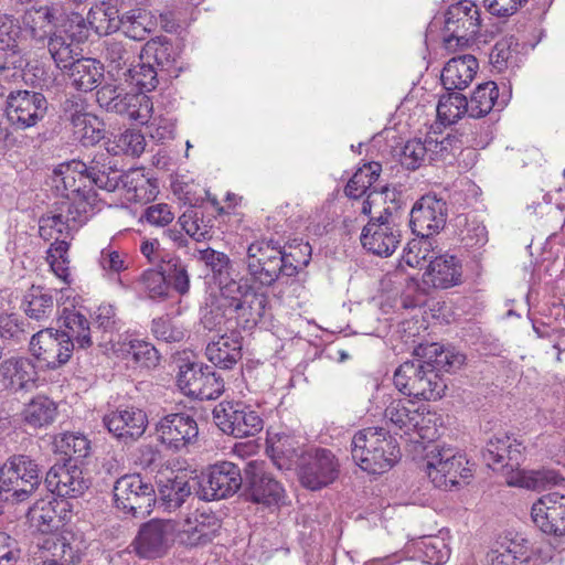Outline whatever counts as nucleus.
<instances>
[{
    "instance_id": "864d4df0",
    "label": "nucleus",
    "mask_w": 565,
    "mask_h": 565,
    "mask_svg": "<svg viewBox=\"0 0 565 565\" xmlns=\"http://www.w3.org/2000/svg\"><path fill=\"white\" fill-rule=\"evenodd\" d=\"M381 166L376 162L360 168L345 185L344 192L351 199H360L380 177Z\"/></svg>"
},
{
    "instance_id": "5701e85b",
    "label": "nucleus",
    "mask_w": 565,
    "mask_h": 565,
    "mask_svg": "<svg viewBox=\"0 0 565 565\" xmlns=\"http://www.w3.org/2000/svg\"><path fill=\"white\" fill-rule=\"evenodd\" d=\"M103 423L114 437L129 444L138 440L145 434L148 417L142 409L131 406L106 414Z\"/></svg>"
},
{
    "instance_id": "774afa93",
    "label": "nucleus",
    "mask_w": 565,
    "mask_h": 565,
    "mask_svg": "<svg viewBox=\"0 0 565 565\" xmlns=\"http://www.w3.org/2000/svg\"><path fill=\"white\" fill-rule=\"evenodd\" d=\"M29 515L42 532L52 531L56 527V512L51 502L39 501L29 511Z\"/></svg>"
},
{
    "instance_id": "c03bdc74",
    "label": "nucleus",
    "mask_w": 565,
    "mask_h": 565,
    "mask_svg": "<svg viewBox=\"0 0 565 565\" xmlns=\"http://www.w3.org/2000/svg\"><path fill=\"white\" fill-rule=\"evenodd\" d=\"M103 56L113 71H124L131 67L136 51L126 41L107 39L103 42Z\"/></svg>"
},
{
    "instance_id": "4c0bfd02",
    "label": "nucleus",
    "mask_w": 565,
    "mask_h": 565,
    "mask_svg": "<svg viewBox=\"0 0 565 565\" xmlns=\"http://www.w3.org/2000/svg\"><path fill=\"white\" fill-rule=\"evenodd\" d=\"M423 413L419 412L415 403L409 399H392L385 407L384 418L387 424L405 434L414 430L422 419Z\"/></svg>"
},
{
    "instance_id": "423d86ee",
    "label": "nucleus",
    "mask_w": 565,
    "mask_h": 565,
    "mask_svg": "<svg viewBox=\"0 0 565 565\" xmlns=\"http://www.w3.org/2000/svg\"><path fill=\"white\" fill-rule=\"evenodd\" d=\"M394 384L404 395L425 401L441 398L447 388L445 380L427 359L401 364L394 373Z\"/></svg>"
},
{
    "instance_id": "f704fd0d",
    "label": "nucleus",
    "mask_w": 565,
    "mask_h": 565,
    "mask_svg": "<svg viewBox=\"0 0 565 565\" xmlns=\"http://www.w3.org/2000/svg\"><path fill=\"white\" fill-rule=\"evenodd\" d=\"M121 0H98L87 14V22L99 35H108L120 29Z\"/></svg>"
},
{
    "instance_id": "603ef678",
    "label": "nucleus",
    "mask_w": 565,
    "mask_h": 565,
    "mask_svg": "<svg viewBox=\"0 0 565 565\" xmlns=\"http://www.w3.org/2000/svg\"><path fill=\"white\" fill-rule=\"evenodd\" d=\"M424 355L427 361H431L434 369L439 373L444 370L451 372L459 369L465 361V356L454 349H445L438 343H431L424 348Z\"/></svg>"
},
{
    "instance_id": "79ce46f5",
    "label": "nucleus",
    "mask_w": 565,
    "mask_h": 565,
    "mask_svg": "<svg viewBox=\"0 0 565 565\" xmlns=\"http://www.w3.org/2000/svg\"><path fill=\"white\" fill-rule=\"evenodd\" d=\"M529 558L527 541L511 540L488 553V565H522Z\"/></svg>"
},
{
    "instance_id": "f03ea898",
    "label": "nucleus",
    "mask_w": 565,
    "mask_h": 565,
    "mask_svg": "<svg viewBox=\"0 0 565 565\" xmlns=\"http://www.w3.org/2000/svg\"><path fill=\"white\" fill-rule=\"evenodd\" d=\"M351 455L362 470L383 473L399 459V448L385 428L367 427L354 434Z\"/></svg>"
},
{
    "instance_id": "6ab92c4d",
    "label": "nucleus",
    "mask_w": 565,
    "mask_h": 565,
    "mask_svg": "<svg viewBox=\"0 0 565 565\" xmlns=\"http://www.w3.org/2000/svg\"><path fill=\"white\" fill-rule=\"evenodd\" d=\"M161 444L180 451L195 443L199 435L196 420L185 413H173L162 417L156 425Z\"/></svg>"
},
{
    "instance_id": "052dcab7",
    "label": "nucleus",
    "mask_w": 565,
    "mask_h": 565,
    "mask_svg": "<svg viewBox=\"0 0 565 565\" xmlns=\"http://www.w3.org/2000/svg\"><path fill=\"white\" fill-rule=\"evenodd\" d=\"M29 335L28 323L17 313L0 315V337L3 340L19 343Z\"/></svg>"
},
{
    "instance_id": "49530a36",
    "label": "nucleus",
    "mask_w": 565,
    "mask_h": 565,
    "mask_svg": "<svg viewBox=\"0 0 565 565\" xmlns=\"http://www.w3.org/2000/svg\"><path fill=\"white\" fill-rule=\"evenodd\" d=\"M60 319L67 330L64 332L71 335V340L75 341L78 348L86 349L93 344L89 323L84 315L74 309L64 308Z\"/></svg>"
},
{
    "instance_id": "2eb2a0df",
    "label": "nucleus",
    "mask_w": 565,
    "mask_h": 565,
    "mask_svg": "<svg viewBox=\"0 0 565 565\" xmlns=\"http://www.w3.org/2000/svg\"><path fill=\"white\" fill-rule=\"evenodd\" d=\"M480 13L476 3L470 0H461L451 4L445 14V43L447 47L465 45L471 38L479 33Z\"/></svg>"
},
{
    "instance_id": "1a4fd4ad",
    "label": "nucleus",
    "mask_w": 565,
    "mask_h": 565,
    "mask_svg": "<svg viewBox=\"0 0 565 565\" xmlns=\"http://www.w3.org/2000/svg\"><path fill=\"white\" fill-rule=\"evenodd\" d=\"M179 388L188 396L216 399L224 392L223 379L209 365L201 362H184L177 374Z\"/></svg>"
},
{
    "instance_id": "5fc2aeb1",
    "label": "nucleus",
    "mask_w": 565,
    "mask_h": 565,
    "mask_svg": "<svg viewBox=\"0 0 565 565\" xmlns=\"http://www.w3.org/2000/svg\"><path fill=\"white\" fill-rule=\"evenodd\" d=\"M124 75L126 76V81H129L141 90L151 92L157 88L159 76L163 74L160 73L153 64L146 61L127 68Z\"/></svg>"
},
{
    "instance_id": "13d9d810",
    "label": "nucleus",
    "mask_w": 565,
    "mask_h": 565,
    "mask_svg": "<svg viewBox=\"0 0 565 565\" xmlns=\"http://www.w3.org/2000/svg\"><path fill=\"white\" fill-rule=\"evenodd\" d=\"M122 351L130 355L137 364L147 369L157 366L160 361L158 350L147 341L130 340L128 343H124Z\"/></svg>"
},
{
    "instance_id": "4d7b16f0",
    "label": "nucleus",
    "mask_w": 565,
    "mask_h": 565,
    "mask_svg": "<svg viewBox=\"0 0 565 565\" xmlns=\"http://www.w3.org/2000/svg\"><path fill=\"white\" fill-rule=\"evenodd\" d=\"M73 129L75 137L84 146H94L105 136L104 122L93 114L84 116L73 125Z\"/></svg>"
},
{
    "instance_id": "09e8293b",
    "label": "nucleus",
    "mask_w": 565,
    "mask_h": 565,
    "mask_svg": "<svg viewBox=\"0 0 565 565\" xmlns=\"http://www.w3.org/2000/svg\"><path fill=\"white\" fill-rule=\"evenodd\" d=\"M465 114H469V105L462 94L451 90L440 97L437 117L444 125L457 122Z\"/></svg>"
},
{
    "instance_id": "2f4dec72",
    "label": "nucleus",
    "mask_w": 565,
    "mask_h": 565,
    "mask_svg": "<svg viewBox=\"0 0 565 565\" xmlns=\"http://www.w3.org/2000/svg\"><path fill=\"white\" fill-rule=\"evenodd\" d=\"M140 58L156 64V68L168 77L179 75L180 67L177 66L175 52L167 38L158 36L148 41L141 50Z\"/></svg>"
},
{
    "instance_id": "58836bf2",
    "label": "nucleus",
    "mask_w": 565,
    "mask_h": 565,
    "mask_svg": "<svg viewBox=\"0 0 565 565\" xmlns=\"http://www.w3.org/2000/svg\"><path fill=\"white\" fill-rule=\"evenodd\" d=\"M565 482L564 476L551 468L522 470L508 480L509 486L521 487L532 491H544Z\"/></svg>"
},
{
    "instance_id": "c9c22d12",
    "label": "nucleus",
    "mask_w": 565,
    "mask_h": 565,
    "mask_svg": "<svg viewBox=\"0 0 565 565\" xmlns=\"http://www.w3.org/2000/svg\"><path fill=\"white\" fill-rule=\"evenodd\" d=\"M205 355L215 366L231 370L242 358V343L234 334H223L206 345Z\"/></svg>"
},
{
    "instance_id": "7c9ffc66",
    "label": "nucleus",
    "mask_w": 565,
    "mask_h": 565,
    "mask_svg": "<svg viewBox=\"0 0 565 565\" xmlns=\"http://www.w3.org/2000/svg\"><path fill=\"white\" fill-rule=\"evenodd\" d=\"M478 61L473 55H462L449 60L441 72V83L447 92L462 90L472 82Z\"/></svg>"
},
{
    "instance_id": "9d476101",
    "label": "nucleus",
    "mask_w": 565,
    "mask_h": 565,
    "mask_svg": "<svg viewBox=\"0 0 565 565\" xmlns=\"http://www.w3.org/2000/svg\"><path fill=\"white\" fill-rule=\"evenodd\" d=\"M216 426L235 438L254 436L263 429L257 412L243 402H221L213 409Z\"/></svg>"
},
{
    "instance_id": "0e129e2a",
    "label": "nucleus",
    "mask_w": 565,
    "mask_h": 565,
    "mask_svg": "<svg viewBox=\"0 0 565 565\" xmlns=\"http://www.w3.org/2000/svg\"><path fill=\"white\" fill-rule=\"evenodd\" d=\"M198 258L212 270L215 277L218 278V285L221 281L227 282L224 276L230 274L231 260L228 256L222 252L214 250L213 248H205L198 250Z\"/></svg>"
},
{
    "instance_id": "37998d69",
    "label": "nucleus",
    "mask_w": 565,
    "mask_h": 565,
    "mask_svg": "<svg viewBox=\"0 0 565 565\" xmlns=\"http://www.w3.org/2000/svg\"><path fill=\"white\" fill-rule=\"evenodd\" d=\"M23 420L32 428L51 425L57 415L56 404L46 396L34 397L23 409Z\"/></svg>"
},
{
    "instance_id": "8fccbe9b",
    "label": "nucleus",
    "mask_w": 565,
    "mask_h": 565,
    "mask_svg": "<svg viewBox=\"0 0 565 565\" xmlns=\"http://www.w3.org/2000/svg\"><path fill=\"white\" fill-rule=\"evenodd\" d=\"M498 96V87L494 82L480 84L468 102L469 116L481 118L488 115L494 107Z\"/></svg>"
},
{
    "instance_id": "412c9836",
    "label": "nucleus",
    "mask_w": 565,
    "mask_h": 565,
    "mask_svg": "<svg viewBox=\"0 0 565 565\" xmlns=\"http://www.w3.org/2000/svg\"><path fill=\"white\" fill-rule=\"evenodd\" d=\"M220 530L221 520L216 515L195 511L177 523L175 539L186 547H199L211 543Z\"/></svg>"
},
{
    "instance_id": "cd10ccee",
    "label": "nucleus",
    "mask_w": 565,
    "mask_h": 565,
    "mask_svg": "<svg viewBox=\"0 0 565 565\" xmlns=\"http://www.w3.org/2000/svg\"><path fill=\"white\" fill-rule=\"evenodd\" d=\"M424 276L425 282L435 288L447 289L457 286L462 281L461 263L452 255L436 256L429 260Z\"/></svg>"
},
{
    "instance_id": "72a5a7b5",
    "label": "nucleus",
    "mask_w": 565,
    "mask_h": 565,
    "mask_svg": "<svg viewBox=\"0 0 565 565\" xmlns=\"http://www.w3.org/2000/svg\"><path fill=\"white\" fill-rule=\"evenodd\" d=\"M198 483L195 478L189 477L186 473L170 472L169 476H160L159 494L164 502L167 509H178L191 495L193 484Z\"/></svg>"
},
{
    "instance_id": "20e7f679",
    "label": "nucleus",
    "mask_w": 565,
    "mask_h": 565,
    "mask_svg": "<svg viewBox=\"0 0 565 565\" xmlns=\"http://www.w3.org/2000/svg\"><path fill=\"white\" fill-rule=\"evenodd\" d=\"M220 305L233 313L237 324L253 329L263 318L267 296L258 292L246 279L221 281Z\"/></svg>"
},
{
    "instance_id": "bb28decb",
    "label": "nucleus",
    "mask_w": 565,
    "mask_h": 565,
    "mask_svg": "<svg viewBox=\"0 0 565 565\" xmlns=\"http://www.w3.org/2000/svg\"><path fill=\"white\" fill-rule=\"evenodd\" d=\"M482 458L488 467L497 466L513 470L520 465L522 458V445L508 435L491 438L482 450Z\"/></svg>"
},
{
    "instance_id": "a19ab883",
    "label": "nucleus",
    "mask_w": 565,
    "mask_h": 565,
    "mask_svg": "<svg viewBox=\"0 0 565 565\" xmlns=\"http://www.w3.org/2000/svg\"><path fill=\"white\" fill-rule=\"evenodd\" d=\"M267 452L278 469L290 470L300 456V446L291 436L276 435L268 438Z\"/></svg>"
},
{
    "instance_id": "e433bc0d",
    "label": "nucleus",
    "mask_w": 565,
    "mask_h": 565,
    "mask_svg": "<svg viewBox=\"0 0 565 565\" xmlns=\"http://www.w3.org/2000/svg\"><path fill=\"white\" fill-rule=\"evenodd\" d=\"M82 164L86 168L83 173L95 183V186L108 192L118 188V171L110 164L108 152H97L88 161L82 160Z\"/></svg>"
},
{
    "instance_id": "393cba45",
    "label": "nucleus",
    "mask_w": 565,
    "mask_h": 565,
    "mask_svg": "<svg viewBox=\"0 0 565 565\" xmlns=\"http://www.w3.org/2000/svg\"><path fill=\"white\" fill-rule=\"evenodd\" d=\"M77 32L70 31L67 35L53 34L47 40V49L55 65L65 73L81 57L79 43L88 38L86 21L76 15Z\"/></svg>"
},
{
    "instance_id": "a18cd8bd",
    "label": "nucleus",
    "mask_w": 565,
    "mask_h": 565,
    "mask_svg": "<svg viewBox=\"0 0 565 565\" xmlns=\"http://www.w3.org/2000/svg\"><path fill=\"white\" fill-rule=\"evenodd\" d=\"M120 31L134 41H143L152 31L154 22L146 10L132 9L120 17Z\"/></svg>"
},
{
    "instance_id": "f3484780",
    "label": "nucleus",
    "mask_w": 565,
    "mask_h": 565,
    "mask_svg": "<svg viewBox=\"0 0 565 565\" xmlns=\"http://www.w3.org/2000/svg\"><path fill=\"white\" fill-rule=\"evenodd\" d=\"M85 169L82 160H72L55 170V175L58 178L55 182H60L65 191L62 194V200L73 202L77 206L87 203V210L92 212L97 194L94 190L95 183L90 182L83 173L86 171Z\"/></svg>"
},
{
    "instance_id": "4be33fe9",
    "label": "nucleus",
    "mask_w": 565,
    "mask_h": 565,
    "mask_svg": "<svg viewBox=\"0 0 565 565\" xmlns=\"http://www.w3.org/2000/svg\"><path fill=\"white\" fill-rule=\"evenodd\" d=\"M339 461L328 449H317L303 459L299 470L301 484L310 490H319L332 483L339 476Z\"/></svg>"
},
{
    "instance_id": "338daca9",
    "label": "nucleus",
    "mask_w": 565,
    "mask_h": 565,
    "mask_svg": "<svg viewBox=\"0 0 565 565\" xmlns=\"http://www.w3.org/2000/svg\"><path fill=\"white\" fill-rule=\"evenodd\" d=\"M427 148L418 139L408 140L402 149L399 161L408 170L418 169L425 161Z\"/></svg>"
},
{
    "instance_id": "ddd939ff",
    "label": "nucleus",
    "mask_w": 565,
    "mask_h": 565,
    "mask_svg": "<svg viewBox=\"0 0 565 565\" xmlns=\"http://www.w3.org/2000/svg\"><path fill=\"white\" fill-rule=\"evenodd\" d=\"M245 493L248 500L268 508L285 503L286 491L275 478L265 471L264 461L250 460L244 468Z\"/></svg>"
},
{
    "instance_id": "680f3d73",
    "label": "nucleus",
    "mask_w": 565,
    "mask_h": 565,
    "mask_svg": "<svg viewBox=\"0 0 565 565\" xmlns=\"http://www.w3.org/2000/svg\"><path fill=\"white\" fill-rule=\"evenodd\" d=\"M151 332L156 339L167 343H177L184 340L185 329L173 321L169 316H162L152 320Z\"/></svg>"
},
{
    "instance_id": "aec40b11",
    "label": "nucleus",
    "mask_w": 565,
    "mask_h": 565,
    "mask_svg": "<svg viewBox=\"0 0 565 565\" xmlns=\"http://www.w3.org/2000/svg\"><path fill=\"white\" fill-rule=\"evenodd\" d=\"M531 518L544 534L565 536V494L551 492L542 495L533 503Z\"/></svg>"
},
{
    "instance_id": "4468645a",
    "label": "nucleus",
    "mask_w": 565,
    "mask_h": 565,
    "mask_svg": "<svg viewBox=\"0 0 565 565\" xmlns=\"http://www.w3.org/2000/svg\"><path fill=\"white\" fill-rule=\"evenodd\" d=\"M177 523L172 520L153 519L143 523L132 545L137 555L143 558L163 556L175 539Z\"/></svg>"
},
{
    "instance_id": "bf43d9fd",
    "label": "nucleus",
    "mask_w": 565,
    "mask_h": 565,
    "mask_svg": "<svg viewBox=\"0 0 565 565\" xmlns=\"http://www.w3.org/2000/svg\"><path fill=\"white\" fill-rule=\"evenodd\" d=\"M118 177V184L121 183L128 193H132L131 198L135 201L149 200L151 192L148 195V188L151 185L150 180L146 178L142 170L134 169Z\"/></svg>"
},
{
    "instance_id": "ea45409f",
    "label": "nucleus",
    "mask_w": 565,
    "mask_h": 565,
    "mask_svg": "<svg viewBox=\"0 0 565 565\" xmlns=\"http://www.w3.org/2000/svg\"><path fill=\"white\" fill-rule=\"evenodd\" d=\"M24 312L33 320L47 322L56 313V303L53 295L39 286H32L23 299Z\"/></svg>"
},
{
    "instance_id": "f8f14e48",
    "label": "nucleus",
    "mask_w": 565,
    "mask_h": 565,
    "mask_svg": "<svg viewBox=\"0 0 565 565\" xmlns=\"http://www.w3.org/2000/svg\"><path fill=\"white\" fill-rule=\"evenodd\" d=\"M47 110V100L42 93L19 89L7 96L6 116L9 124L15 129L34 127L42 120Z\"/></svg>"
},
{
    "instance_id": "c85d7f7f",
    "label": "nucleus",
    "mask_w": 565,
    "mask_h": 565,
    "mask_svg": "<svg viewBox=\"0 0 565 565\" xmlns=\"http://www.w3.org/2000/svg\"><path fill=\"white\" fill-rule=\"evenodd\" d=\"M55 19L54 9L49 6H32L21 17V33L35 44L49 40Z\"/></svg>"
},
{
    "instance_id": "69168bd1",
    "label": "nucleus",
    "mask_w": 565,
    "mask_h": 565,
    "mask_svg": "<svg viewBox=\"0 0 565 565\" xmlns=\"http://www.w3.org/2000/svg\"><path fill=\"white\" fill-rule=\"evenodd\" d=\"M126 95L122 88L114 84H105L97 89L96 102L106 111L119 115Z\"/></svg>"
},
{
    "instance_id": "de8ad7c7",
    "label": "nucleus",
    "mask_w": 565,
    "mask_h": 565,
    "mask_svg": "<svg viewBox=\"0 0 565 565\" xmlns=\"http://www.w3.org/2000/svg\"><path fill=\"white\" fill-rule=\"evenodd\" d=\"M56 452L74 461L86 458L90 452V441L79 433L65 431L56 435L53 440Z\"/></svg>"
},
{
    "instance_id": "c756f323",
    "label": "nucleus",
    "mask_w": 565,
    "mask_h": 565,
    "mask_svg": "<svg viewBox=\"0 0 565 565\" xmlns=\"http://www.w3.org/2000/svg\"><path fill=\"white\" fill-rule=\"evenodd\" d=\"M36 371L28 358L11 356L0 363V382L4 387L21 391L35 382Z\"/></svg>"
},
{
    "instance_id": "0eeeda50",
    "label": "nucleus",
    "mask_w": 565,
    "mask_h": 565,
    "mask_svg": "<svg viewBox=\"0 0 565 565\" xmlns=\"http://www.w3.org/2000/svg\"><path fill=\"white\" fill-rule=\"evenodd\" d=\"M114 498L116 508L124 513L145 518L156 503V491L139 473L125 475L114 484Z\"/></svg>"
},
{
    "instance_id": "a878e982",
    "label": "nucleus",
    "mask_w": 565,
    "mask_h": 565,
    "mask_svg": "<svg viewBox=\"0 0 565 565\" xmlns=\"http://www.w3.org/2000/svg\"><path fill=\"white\" fill-rule=\"evenodd\" d=\"M44 484L50 492L65 498H76L88 488L82 469L71 460L52 466L46 472Z\"/></svg>"
},
{
    "instance_id": "7ed1b4c3",
    "label": "nucleus",
    "mask_w": 565,
    "mask_h": 565,
    "mask_svg": "<svg viewBox=\"0 0 565 565\" xmlns=\"http://www.w3.org/2000/svg\"><path fill=\"white\" fill-rule=\"evenodd\" d=\"M425 472L434 487L445 491L467 484L472 478L466 456L446 445H436L427 452Z\"/></svg>"
},
{
    "instance_id": "e2e57ef3",
    "label": "nucleus",
    "mask_w": 565,
    "mask_h": 565,
    "mask_svg": "<svg viewBox=\"0 0 565 565\" xmlns=\"http://www.w3.org/2000/svg\"><path fill=\"white\" fill-rule=\"evenodd\" d=\"M146 148V139L140 130L127 129L120 134L111 150L118 154L124 153L131 157H140Z\"/></svg>"
},
{
    "instance_id": "dca6fc26",
    "label": "nucleus",
    "mask_w": 565,
    "mask_h": 565,
    "mask_svg": "<svg viewBox=\"0 0 565 565\" xmlns=\"http://www.w3.org/2000/svg\"><path fill=\"white\" fill-rule=\"evenodd\" d=\"M92 212L87 210V203L77 206L67 200H61L47 214L39 221V233L44 239H51L55 235H68L71 231L83 225Z\"/></svg>"
},
{
    "instance_id": "3c124183",
    "label": "nucleus",
    "mask_w": 565,
    "mask_h": 565,
    "mask_svg": "<svg viewBox=\"0 0 565 565\" xmlns=\"http://www.w3.org/2000/svg\"><path fill=\"white\" fill-rule=\"evenodd\" d=\"M161 270L168 284H171L175 291L185 295L190 289V276L186 265L180 257L167 254L162 258Z\"/></svg>"
},
{
    "instance_id": "b1692460",
    "label": "nucleus",
    "mask_w": 565,
    "mask_h": 565,
    "mask_svg": "<svg viewBox=\"0 0 565 565\" xmlns=\"http://www.w3.org/2000/svg\"><path fill=\"white\" fill-rule=\"evenodd\" d=\"M241 469L233 462L221 461L211 466L206 481L202 484L204 500H221L233 495L242 487Z\"/></svg>"
},
{
    "instance_id": "6e6d98bb",
    "label": "nucleus",
    "mask_w": 565,
    "mask_h": 565,
    "mask_svg": "<svg viewBox=\"0 0 565 565\" xmlns=\"http://www.w3.org/2000/svg\"><path fill=\"white\" fill-rule=\"evenodd\" d=\"M418 551L425 557V562L433 565L444 564L450 555V548L444 537L427 535L416 543Z\"/></svg>"
},
{
    "instance_id": "a211bd4d",
    "label": "nucleus",
    "mask_w": 565,
    "mask_h": 565,
    "mask_svg": "<svg viewBox=\"0 0 565 565\" xmlns=\"http://www.w3.org/2000/svg\"><path fill=\"white\" fill-rule=\"evenodd\" d=\"M447 220V204L436 195L422 196L411 211L409 225L412 232L428 238L444 228Z\"/></svg>"
},
{
    "instance_id": "9b49d317",
    "label": "nucleus",
    "mask_w": 565,
    "mask_h": 565,
    "mask_svg": "<svg viewBox=\"0 0 565 565\" xmlns=\"http://www.w3.org/2000/svg\"><path fill=\"white\" fill-rule=\"evenodd\" d=\"M362 246L374 255L391 256L401 243V230L393 213L384 209L379 216H372L361 233Z\"/></svg>"
},
{
    "instance_id": "f257e3e1",
    "label": "nucleus",
    "mask_w": 565,
    "mask_h": 565,
    "mask_svg": "<svg viewBox=\"0 0 565 565\" xmlns=\"http://www.w3.org/2000/svg\"><path fill=\"white\" fill-rule=\"evenodd\" d=\"M302 258H297L294 252L285 253L278 242L256 241L247 248L246 270L248 282L258 284L262 287L271 286L280 275L292 277L299 268L309 264L311 247L309 244L300 246Z\"/></svg>"
},
{
    "instance_id": "473e14b6",
    "label": "nucleus",
    "mask_w": 565,
    "mask_h": 565,
    "mask_svg": "<svg viewBox=\"0 0 565 565\" xmlns=\"http://www.w3.org/2000/svg\"><path fill=\"white\" fill-rule=\"evenodd\" d=\"M104 71V64L98 60L79 57L64 74L75 89L92 92L102 83Z\"/></svg>"
},
{
    "instance_id": "6e6552de",
    "label": "nucleus",
    "mask_w": 565,
    "mask_h": 565,
    "mask_svg": "<svg viewBox=\"0 0 565 565\" xmlns=\"http://www.w3.org/2000/svg\"><path fill=\"white\" fill-rule=\"evenodd\" d=\"M75 349L71 335L64 331L46 328L32 335L30 352L41 369L57 370L65 365Z\"/></svg>"
},
{
    "instance_id": "39448f33",
    "label": "nucleus",
    "mask_w": 565,
    "mask_h": 565,
    "mask_svg": "<svg viewBox=\"0 0 565 565\" xmlns=\"http://www.w3.org/2000/svg\"><path fill=\"white\" fill-rule=\"evenodd\" d=\"M42 472L36 460L28 455L10 456L0 468V498L23 502L41 486Z\"/></svg>"
}]
</instances>
